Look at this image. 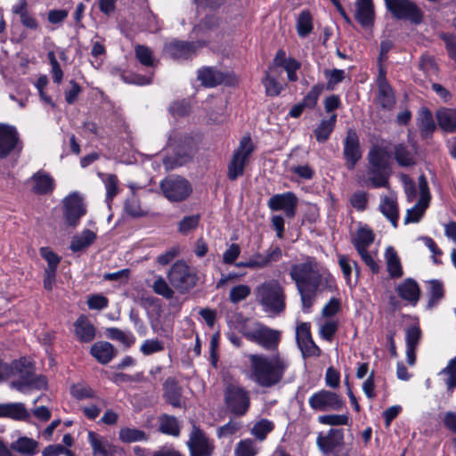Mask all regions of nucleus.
<instances>
[{
	"label": "nucleus",
	"instance_id": "12",
	"mask_svg": "<svg viewBox=\"0 0 456 456\" xmlns=\"http://www.w3.org/2000/svg\"><path fill=\"white\" fill-rule=\"evenodd\" d=\"M386 7L396 19L409 20L419 23L422 20L420 10L410 0H384Z\"/></svg>",
	"mask_w": 456,
	"mask_h": 456
},
{
	"label": "nucleus",
	"instance_id": "36",
	"mask_svg": "<svg viewBox=\"0 0 456 456\" xmlns=\"http://www.w3.org/2000/svg\"><path fill=\"white\" fill-rule=\"evenodd\" d=\"M95 239V232L85 229L80 233L72 237L69 248L73 252L82 251L90 247L94 242Z\"/></svg>",
	"mask_w": 456,
	"mask_h": 456
},
{
	"label": "nucleus",
	"instance_id": "37",
	"mask_svg": "<svg viewBox=\"0 0 456 456\" xmlns=\"http://www.w3.org/2000/svg\"><path fill=\"white\" fill-rule=\"evenodd\" d=\"M12 449L25 456H34L38 452L39 444L37 441L21 436L12 444Z\"/></svg>",
	"mask_w": 456,
	"mask_h": 456
},
{
	"label": "nucleus",
	"instance_id": "2",
	"mask_svg": "<svg viewBox=\"0 0 456 456\" xmlns=\"http://www.w3.org/2000/svg\"><path fill=\"white\" fill-rule=\"evenodd\" d=\"M251 379L260 387L270 388L280 384L289 368L290 362L280 353L248 355Z\"/></svg>",
	"mask_w": 456,
	"mask_h": 456
},
{
	"label": "nucleus",
	"instance_id": "63",
	"mask_svg": "<svg viewBox=\"0 0 456 456\" xmlns=\"http://www.w3.org/2000/svg\"><path fill=\"white\" fill-rule=\"evenodd\" d=\"M140 350L144 355H150L163 351L164 344L158 339H146L142 344Z\"/></svg>",
	"mask_w": 456,
	"mask_h": 456
},
{
	"label": "nucleus",
	"instance_id": "13",
	"mask_svg": "<svg viewBox=\"0 0 456 456\" xmlns=\"http://www.w3.org/2000/svg\"><path fill=\"white\" fill-rule=\"evenodd\" d=\"M187 446L190 451V456H211L215 450V445L206 434L198 427L193 426L190 433Z\"/></svg>",
	"mask_w": 456,
	"mask_h": 456
},
{
	"label": "nucleus",
	"instance_id": "23",
	"mask_svg": "<svg viewBox=\"0 0 456 456\" xmlns=\"http://www.w3.org/2000/svg\"><path fill=\"white\" fill-rule=\"evenodd\" d=\"M198 78L202 85L207 87H214L221 84H232V78L229 74H224L220 70L206 67L198 71Z\"/></svg>",
	"mask_w": 456,
	"mask_h": 456
},
{
	"label": "nucleus",
	"instance_id": "58",
	"mask_svg": "<svg viewBox=\"0 0 456 456\" xmlns=\"http://www.w3.org/2000/svg\"><path fill=\"white\" fill-rule=\"evenodd\" d=\"M125 211L134 217H140L146 215V212L141 208L139 200L134 195L126 200Z\"/></svg>",
	"mask_w": 456,
	"mask_h": 456
},
{
	"label": "nucleus",
	"instance_id": "30",
	"mask_svg": "<svg viewBox=\"0 0 456 456\" xmlns=\"http://www.w3.org/2000/svg\"><path fill=\"white\" fill-rule=\"evenodd\" d=\"M396 291L401 298L416 305L419 298V287L412 279H406L398 285Z\"/></svg>",
	"mask_w": 456,
	"mask_h": 456
},
{
	"label": "nucleus",
	"instance_id": "52",
	"mask_svg": "<svg viewBox=\"0 0 456 456\" xmlns=\"http://www.w3.org/2000/svg\"><path fill=\"white\" fill-rule=\"evenodd\" d=\"M151 288L156 294L167 299H171L174 297V290L161 276L156 278Z\"/></svg>",
	"mask_w": 456,
	"mask_h": 456
},
{
	"label": "nucleus",
	"instance_id": "21",
	"mask_svg": "<svg viewBox=\"0 0 456 456\" xmlns=\"http://www.w3.org/2000/svg\"><path fill=\"white\" fill-rule=\"evenodd\" d=\"M343 154L346 160L348 169H354L356 163L361 159L362 153L360 151L358 135L353 129H349L347 131L346 137L344 142Z\"/></svg>",
	"mask_w": 456,
	"mask_h": 456
},
{
	"label": "nucleus",
	"instance_id": "8",
	"mask_svg": "<svg viewBox=\"0 0 456 456\" xmlns=\"http://www.w3.org/2000/svg\"><path fill=\"white\" fill-rule=\"evenodd\" d=\"M164 196L171 202L185 200L192 192V187L188 180L178 175L166 177L160 183Z\"/></svg>",
	"mask_w": 456,
	"mask_h": 456
},
{
	"label": "nucleus",
	"instance_id": "35",
	"mask_svg": "<svg viewBox=\"0 0 456 456\" xmlns=\"http://www.w3.org/2000/svg\"><path fill=\"white\" fill-rule=\"evenodd\" d=\"M436 116L441 129L448 133L456 132V109H441Z\"/></svg>",
	"mask_w": 456,
	"mask_h": 456
},
{
	"label": "nucleus",
	"instance_id": "40",
	"mask_svg": "<svg viewBox=\"0 0 456 456\" xmlns=\"http://www.w3.org/2000/svg\"><path fill=\"white\" fill-rule=\"evenodd\" d=\"M415 150H410L404 144H397L395 147V159L401 167L413 166L415 161Z\"/></svg>",
	"mask_w": 456,
	"mask_h": 456
},
{
	"label": "nucleus",
	"instance_id": "15",
	"mask_svg": "<svg viewBox=\"0 0 456 456\" xmlns=\"http://www.w3.org/2000/svg\"><path fill=\"white\" fill-rule=\"evenodd\" d=\"M21 142L15 126L0 123V159H4L12 151H21Z\"/></svg>",
	"mask_w": 456,
	"mask_h": 456
},
{
	"label": "nucleus",
	"instance_id": "20",
	"mask_svg": "<svg viewBox=\"0 0 456 456\" xmlns=\"http://www.w3.org/2000/svg\"><path fill=\"white\" fill-rule=\"evenodd\" d=\"M344 434L341 429L330 428L328 433H320L316 444L320 451L324 454H330L343 444Z\"/></svg>",
	"mask_w": 456,
	"mask_h": 456
},
{
	"label": "nucleus",
	"instance_id": "10",
	"mask_svg": "<svg viewBox=\"0 0 456 456\" xmlns=\"http://www.w3.org/2000/svg\"><path fill=\"white\" fill-rule=\"evenodd\" d=\"M167 278L170 283L180 290H188L193 288L198 281L197 273L182 261H177L172 265L167 273Z\"/></svg>",
	"mask_w": 456,
	"mask_h": 456
},
{
	"label": "nucleus",
	"instance_id": "18",
	"mask_svg": "<svg viewBox=\"0 0 456 456\" xmlns=\"http://www.w3.org/2000/svg\"><path fill=\"white\" fill-rule=\"evenodd\" d=\"M63 205V216L66 224L69 226H76L86 212L83 199L77 193H72L64 199Z\"/></svg>",
	"mask_w": 456,
	"mask_h": 456
},
{
	"label": "nucleus",
	"instance_id": "31",
	"mask_svg": "<svg viewBox=\"0 0 456 456\" xmlns=\"http://www.w3.org/2000/svg\"><path fill=\"white\" fill-rule=\"evenodd\" d=\"M32 191L37 194H47L54 188V180L47 173L38 171L31 177Z\"/></svg>",
	"mask_w": 456,
	"mask_h": 456
},
{
	"label": "nucleus",
	"instance_id": "22",
	"mask_svg": "<svg viewBox=\"0 0 456 456\" xmlns=\"http://www.w3.org/2000/svg\"><path fill=\"white\" fill-rule=\"evenodd\" d=\"M379 210L396 228L399 220V207L395 192L389 191L381 194L379 198Z\"/></svg>",
	"mask_w": 456,
	"mask_h": 456
},
{
	"label": "nucleus",
	"instance_id": "61",
	"mask_svg": "<svg viewBox=\"0 0 456 456\" xmlns=\"http://www.w3.org/2000/svg\"><path fill=\"white\" fill-rule=\"evenodd\" d=\"M323 89L324 86L322 84L314 85L311 88V90L303 99V102L306 106V108H314L316 105L319 96L322 93Z\"/></svg>",
	"mask_w": 456,
	"mask_h": 456
},
{
	"label": "nucleus",
	"instance_id": "11",
	"mask_svg": "<svg viewBox=\"0 0 456 456\" xmlns=\"http://www.w3.org/2000/svg\"><path fill=\"white\" fill-rule=\"evenodd\" d=\"M309 406L314 411H340L344 401L337 393L322 389L314 393L308 399Z\"/></svg>",
	"mask_w": 456,
	"mask_h": 456
},
{
	"label": "nucleus",
	"instance_id": "38",
	"mask_svg": "<svg viewBox=\"0 0 456 456\" xmlns=\"http://www.w3.org/2000/svg\"><path fill=\"white\" fill-rule=\"evenodd\" d=\"M164 396L174 407H182V392L180 387L173 379H167L164 384Z\"/></svg>",
	"mask_w": 456,
	"mask_h": 456
},
{
	"label": "nucleus",
	"instance_id": "25",
	"mask_svg": "<svg viewBox=\"0 0 456 456\" xmlns=\"http://www.w3.org/2000/svg\"><path fill=\"white\" fill-rule=\"evenodd\" d=\"M282 256L281 249L278 247L271 248L264 254L257 253L250 257L249 264L250 269H262L270 265L273 262L279 261Z\"/></svg>",
	"mask_w": 456,
	"mask_h": 456
},
{
	"label": "nucleus",
	"instance_id": "60",
	"mask_svg": "<svg viewBox=\"0 0 456 456\" xmlns=\"http://www.w3.org/2000/svg\"><path fill=\"white\" fill-rule=\"evenodd\" d=\"M338 264L342 270L344 278L346 279L347 284H350L352 269H353V266H354V267L357 266L356 262L350 259L347 256L339 255L338 256Z\"/></svg>",
	"mask_w": 456,
	"mask_h": 456
},
{
	"label": "nucleus",
	"instance_id": "1",
	"mask_svg": "<svg viewBox=\"0 0 456 456\" xmlns=\"http://www.w3.org/2000/svg\"><path fill=\"white\" fill-rule=\"evenodd\" d=\"M289 275L300 295L305 313L310 312L319 294L337 289L333 275L314 257L307 256L304 261L292 265Z\"/></svg>",
	"mask_w": 456,
	"mask_h": 456
},
{
	"label": "nucleus",
	"instance_id": "64",
	"mask_svg": "<svg viewBox=\"0 0 456 456\" xmlns=\"http://www.w3.org/2000/svg\"><path fill=\"white\" fill-rule=\"evenodd\" d=\"M86 302L89 309L92 310H102L109 305L108 298L101 294L90 295Z\"/></svg>",
	"mask_w": 456,
	"mask_h": 456
},
{
	"label": "nucleus",
	"instance_id": "9",
	"mask_svg": "<svg viewBox=\"0 0 456 456\" xmlns=\"http://www.w3.org/2000/svg\"><path fill=\"white\" fill-rule=\"evenodd\" d=\"M224 401L231 412L243 416L250 406L249 392L240 386L230 385L225 389Z\"/></svg>",
	"mask_w": 456,
	"mask_h": 456
},
{
	"label": "nucleus",
	"instance_id": "45",
	"mask_svg": "<svg viewBox=\"0 0 456 456\" xmlns=\"http://www.w3.org/2000/svg\"><path fill=\"white\" fill-rule=\"evenodd\" d=\"M274 428V423L267 419L257 420L252 427L250 434L260 442L264 441L267 435Z\"/></svg>",
	"mask_w": 456,
	"mask_h": 456
},
{
	"label": "nucleus",
	"instance_id": "34",
	"mask_svg": "<svg viewBox=\"0 0 456 456\" xmlns=\"http://www.w3.org/2000/svg\"><path fill=\"white\" fill-rule=\"evenodd\" d=\"M91 354L100 363L106 364L114 357L115 349L110 343L99 341L92 346Z\"/></svg>",
	"mask_w": 456,
	"mask_h": 456
},
{
	"label": "nucleus",
	"instance_id": "6",
	"mask_svg": "<svg viewBox=\"0 0 456 456\" xmlns=\"http://www.w3.org/2000/svg\"><path fill=\"white\" fill-rule=\"evenodd\" d=\"M239 331L248 341L268 351L275 350L281 342V331L258 322H244L239 326Z\"/></svg>",
	"mask_w": 456,
	"mask_h": 456
},
{
	"label": "nucleus",
	"instance_id": "47",
	"mask_svg": "<svg viewBox=\"0 0 456 456\" xmlns=\"http://www.w3.org/2000/svg\"><path fill=\"white\" fill-rule=\"evenodd\" d=\"M313 19L308 11L300 12L297 20V31L299 37H305L313 30Z\"/></svg>",
	"mask_w": 456,
	"mask_h": 456
},
{
	"label": "nucleus",
	"instance_id": "57",
	"mask_svg": "<svg viewBox=\"0 0 456 456\" xmlns=\"http://www.w3.org/2000/svg\"><path fill=\"white\" fill-rule=\"evenodd\" d=\"M200 219L199 215L184 216L178 224V231L184 235L188 234L197 228Z\"/></svg>",
	"mask_w": 456,
	"mask_h": 456
},
{
	"label": "nucleus",
	"instance_id": "28",
	"mask_svg": "<svg viewBox=\"0 0 456 456\" xmlns=\"http://www.w3.org/2000/svg\"><path fill=\"white\" fill-rule=\"evenodd\" d=\"M0 418L26 421L30 418V414L21 403H0Z\"/></svg>",
	"mask_w": 456,
	"mask_h": 456
},
{
	"label": "nucleus",
	"instance_id": "7",
	"mask_svg": "<svg viewBox=\"0 0 456 456\" xmlns=\"http://www.w3.org/2000/svg\"><path fill=\"white\" fill-rule=\"evenodd\" d=\"M253 151L254 144L251 138L248 135L243 136L228 164L227 177L231 181H234L243 175L245 166Z\"/></svg>",
	"mask_w": 456,
	"mask_h": 456
},
{
	"label": "nucleus",
	"instance_id": "44",
	"mask_svg": "<svg viewBox=\"0 0 456 456\" xmlns=\"http://www.w3.org/2000/svg\"><path fill=\"white\" fill-rule=\"evenodd\" d=\"M260 447L251 438H245L239 441L234 448V456H256Z\"/></svg>",
	"mask_w": 456,
	"mask_h": 456
},
{
	"label": "nucleus",
	"instance_id": "4",
	"mask_svg": "<svg viewBox=\"0 0 456 456\" xmlns=\"http://www.w3.org/2000/svg\"><path fill=\"white\" fill-rule=\"evenodd\" d=\"M400 179L403 184L408 202H413L419 195L417 202L407 209L403 223L404 224L419 223L428 208L431 200L427 179L423 175L419 177L418 189L409 175L402 174Z\"/></svg>",
	"mask_w": 456,
	"mask_h": 456
},
{
	"label": "nucleus",
	"instance_id": "48",
	"mask_svg": "<svg viewBox=\"0 0 456 456\" xmlns=\"http://www.w3.org/2000/svg\"><path fill=\"white\" fill-rule=\"evenodd\" d=\"M159 421V430L162 433L174 436H179L180 427L176 418L168 415H163Z\"/></svg>",
	"mask_w": 456,
	"mask_h": 456
},
{
	"label": "nucleus",
	"instance_id": "56",
	"mask_svg": "<svg viewBox=\"0 0 456 456\" xmlns=\"http://www.w3.org/2000/svg\"><path fill=\"white\" fill-rule=\"evenodd\" d=\"M441 374L447 375L445 384L447 389L452 392L456 387V357L450 361Z\"/></svg>",
	"mask_w": 456,
	"mask_h": 456
},
{
	"label": "nucleus",
	"instance_id": "32",
	"mask_svg": "<svg viewBox=\"0 0 456 456\" xmlns=\"http://www.w3.org/2000/svg\"><path fill=\"white\" fill-rule=\"evenodd\" d=\"M355 18L363 27H368L372 24L374 19V8L371 0H357Z\"/></svg>",
	"mask_w": 456,
	"mask_h": 456
},
{
	"label": "nucleus",
	"instance_id": "5",
	"mask_svg": "<svg viewBox=\"0 0 456 456\" xmlns=\"http://www.w3.org/2000/svg\"><path fill=\"white\" fill-rule=\"evenodd\" d=\"M256 298L264 312L278 314L285 308L284 289L276 280L264 281L256 288Z\"/></svg>",
	"mask_w": 456,
	"mask_h": 456
},
{
	"label": "nucleus",
	"instance_id": "46",
	"mask_svg": "<svg viewBox=\"0 0 456 456\" xmlns=\"http://www.w3.org/2000/svg\"><path fill=\"white\" fill-rule=\"evenodd\" d=\"M388 154L381 148L373 147L368 154V164L374 167L387 168Z\"/></svg>",
	"mask_w": 456,
	"mask_h": 456
},
{
	"label": "nucleus",
	"instance_id": "41",
	"mask_svg": "<svg viewBox=\"0 0 456 456\" xmlns=\"http://www.w3.org/2000/svg\"><path fill=\"white\" fill-rule=\"evenodd\" d=\"M336 122V114H332L329 119H323L321 121L319 126L314 131L316 140L319 142H324L330 138V135L335 127Z\"/></svg>",
	"mask_w": 456,
	"mask_h": 456
},
{
	"label": "nucleus",
	"instance_id": "29",
	"mask_svg": "<svg viewBox=\"0 0 456 456\" xmlns=\"http://www.w3.org/2000/svg\"><path fill=\"white\" fill-rule=\"evenodd\" d=\"M87 436L93 450V456H110L113 452V445L105 436L94 431H89Z\"/></svg>",
	"mask_w": 456,
	"mask_h": 456
},
{
	"label": "nucleus",
	"instance_id": "17",
	"mask_svg": "<svg viewBox=\"0 0 456 456\" xmlns=\"http://www.w3.org/2000/svg\"><path fill=\"white\" fill-rule=\"evenodd\" d=\"M167 146L176 152V158L171 163L169 158L164 159L167 168H173L175 166H182L190 159L193 154V146L191 139H185L182 142V138L178 140L176 137L168 139Z\"/></svg>",
	"mask_w": 456,
	"mask_h": 456
},
{
	"label": "nucleus",
	"instance_id": "55",
	"mask_svg": "<svg viewBox=\"0 0 456 456\" xmlns=\"http://www.w3.org/2000/svg\"><path fill=\"white\" fill-rule=\"evenodd\" d=\"M350 204L356 211H364L368 207V193L362 191H354L350 197Z\"/></svg>",
	"mask_w": 456,
	"mask_h": 456
},
{
	"label": "nucleus",
	"instance_id": "16",
	"mask_svg": "<svg viewBox=\"0 0 456 456\" xmlns=\"http://www.w3.org/2000/svg\"><path fill=\"white\" fill-rule=\"evenodd\" d=\"M298 199L292 191H286L272 196L267 206L272 211H282L288 218H293L296 216Z\"/></svg>",
	"mask_w": 456,
	"mask_h": 456
},
{
	"label": "nucleus",
	"instance_id": "59",
	"mask_svg": "<svg viewBox=\"0 0 456 456\" xmlns=\"http://www.w3.org/2000/svg\"><path fill=\"white\" fill-rule=\"evenodd\" d=\"M318 422L329 426H343L347 424L348 417L345 414L321 415L318 417Z\"/></svg>",
	"mask_w": 456,
	"mask_h": 456
},
{
	"label": "nucleus",
	"instance_id": "39",
	"mask_svg": "<svg viewBox=\"0 0 456 456\" xmlns=\"http://www.w3.org/2000/svg\"><path fill=\"white\" fill-rule=\"evenodd\" d=\"M274 67H269L265 71V77L262 79V84L265 89V94L268 96H277L283 90V86L277 81L276 77L273 76Z\"/></svg>",
	"mask_w": 456,
	"mask_h": 456
},
{
	"label": "nucleus",
	"instance_id": "3",
	"mask_svg": "<svg viewBox=\"0 0 456 456\" xmlns=\"http://www.w3.org/2000/svg\"><path fill=\"white\" fill-rule=\"evenodd\" d=\"M12 377V387L21 393L46 388L47 381L45 376L35 375L34 366L29 359L22 358L14 361L11 366L0 361V380Z\"/></svg>",
	"mask_w": 456,
	"mask_h": 456
},
{
	"label": "nucleus",
	"instance_id": "27",
	"mask_svg": "<svg viewBox=\"0 0 456 456\" xmlns=\"http://www.w3.org/2000/svg\"><path fill=\"white\" fill-rule=\"evenodd\" d=\"M196 51L194 43L172 41L166 45L165 52L174 59H187Z\"/></svg>",
	"mask_w": 456,
	"mask_h": 456
},
{
	"label": "nucleus",
	"instance_id": "54",
	"mask_svg": "<svg viewBox=\"0 0 456 456\" xmlns=\"http://www.w3.org/2000/svg\"><path fill=\"white\" fill-rule=\"evenodd\" d=\"M251 292L249 286L246 284H240L234 286L230 290L229 299L232 303L237 304L246 299Z\"/></svg>",
	"mask_w": 456,
	"mask_h": 456
},
{
	"label": "nucleus",
	"instance_id": "26",
	"mask_svg": "<svg viewBox=\"0 0 456 456\" xmlns=\"http://www.w3.org/2000/svg\"><path fill=\"white\" fill-rule=\"evenodd\" d=\"M75 336L80 342L89 343L95 338V328L86 315H80L74 323Z\"/></svg>",
	"mask_w": 456,
	"mask_h": 456
},
{
	"label": "nucleus",
	"instance_id": "14",
	"mask_svg": "<svg viewBox=\"0 0 456 456\" xmlns=\"http://www.w3.org/2000/svg\"><path fill=\"white\" fill-rule=\"evenodd\" d=\"M356 181L361 186L387 188L389 185V172L387 168L368 164L366 173H358Z\"/></svg>",
	"mask_w": 456,
	"mask_h": 456
},
{
	"label": "nucleus",
	"instance_id": "19",
	"mask_svg": "<svg viewBox=\"0 0 456 456\" xmlns=\"http://www.w3.org/2000/svg\"><path fill=\"white\" fill-rule=\"evenodd\" d=\"M310 327V323L301 322L296 329L297 343L304 358L316 357L321 354L320 348L312 338Z\"/></svg>",
	"mask_w": 456,
	"mask_h": 456
},
{
	"label": "nucleus",
	"instance_id": "33",
	"mask_svg": "<svg viewBox=\"0 0 456 456\" xmlns=\"http://www.w3.org/2000/svg\"><path fill=\"white\" fill-rule=\"evenodd\" d=\"M417 125L419 128L421 137H431L436 129V124L431 111L427 108H421L419 110L417 118Z\"/></svg>",
	"mask_w": 456,
	"mask_h": 456
},
{
	"label": "nucleus",
	"instance_id": "53",
	"mask_svg": "<svg viewBox=\"0 0 456 456\" xmlns=\"http://www.w3.org/2000/svg\"><path fill=\"white\" fill-rule=\"evenodd\" d=\"M70 394L77 400L95 398V392L88 386L78 383L70 387Z\"/></svg>",
	"mask_w": 456,
	"mask_h": 456
},
{
	"label": "nucleus",
	"instance_id": "50",
	"mask_svg": "<svg viewBox=\"0 0 456 456\" xmlns=\"http://www.w3.org/2000/svg\"><path fill=\"white\" fill-rule=\"evenodd\" d=\"M428 293L429 300L428 307L431 308L444 297V292L443 283L437 280L428 281Z\"/></svg>",
	"mask_w": 456,
	"mask_h": 456
},
{
	"label": "nucleus",
	"instance_id": "24",
	"mask_svg": "<svg viewBox=\"0 0 456 456\" xmlns=\"http://www.w3.org/2000/svg\"><path fill=\"white\" fill-rule=\"evenodd\" d=\"M378 102L384 109H391L395 105V96L391 86H389L387 78L386 73L383 69H379V77H378Z\"/></svg>",
	"mask_w": 456,
	"mask_h": 456
},
{
	"label": "nucleus",
	"instance_id": "51",
	"mask_svg": "<svg viewBox=\"0 0 456 456\" xmlns=\"http://www.w3.org/2000/svg\"><path fill=\"white\" fill-rule=\"evenodd\" d=\"M118 437L124 443H134L147 439V436L143 431L130 428H121Z\"/></svg>",
	"mask_w": 456,
	"mask_h": 456
},
{
	"label": "nucleus",
	"instance_id": "42",
	"mask_svg": "<svg viewBox=\"0 0 456 456\" xmlns=\"http://www.w3.org/2000/svg\"><path fill=\"white\" fill-rule=\"evenodd\" d=\"M374 234L367 227H361L357 230L353 244L358 252L367 250V248L373 242Z\"/></svg>",
	"mask_w": 456,
	"mask_h": 456
},
{
	"label": "nucleus",
	"instance_id": "62",
	"mask_svg": "<svg viewBox=\"0 0 456 456\" xmlns=\"http://www.w3.org/2000/svg\"><path fill=\"white\" fill-rule=\"evenodd\" d=\"M419 69L428 77L436 76L437 66L433 57L423 55L419 61Z\"/></svg>",
	"mask_w": 456,
	"mask_h": 456
},
{
	"label": "nucleus",
	"instance_id": "43",
	"mask_svg": "<svg viewBox=\"0 0 456 456\" xmlns=\"http://www.w3.org/2000/svg\"><path fill=\"white\" fill-rule=\"evenodd\" d=\"M385 259L387 263V271L392 277H400L403 274V270L400 259L396 251L393 247H387L385 252Z\"/></svg>",
	"mask_w": 456,
	"mask_h": 456
},
{
	"label": "nucleus",
	"instance_id": "49",
	"mask_svg": "<svg viewBox=\"0 0 456 456\" xmlns=\"http://www.w3.org/2000/svg\"><path fill=\"white\" fill-rule=\"evenodd\" d=\"M102 176V182L106 190V200L108 203L113 200V198L118 193V177L115 175L108 174L102 175L99 174Z\"/></svg>",
	"mask_w": 456,
	"mask_h": 456
}]
</instances>
